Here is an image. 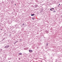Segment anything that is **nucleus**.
Segmentation results:
<instances>
[{"mask_svg": "<svg viewBox=\"0 0 62 62\" xmlns=\"http://www.w3.org/2000/svg\"><path fill=\"white\" fill-rule=\"evenodd\" d=\"M20 40H22V39H21Z\"/></svg>", "mask_w": 62, "mask_h": 62, "instance_id": "16", "label": "nucleus"}, {"mask_svg": "<svg viewBox=\"0 0 62 62\" xmlns=\"http://www.w3.org/2000/svg\"><path fill=\"white\" fill-rule=\"evenodd\" d=\"M34 15H35L34 14H32L31 15V16H34Z\"/></svg>", "mask_w": 62, "mask_h": 62, "instance_id": "5", "label": "nucleus"}, {"mask_svg": "<svg viewBox=\"0 0 62 62\" xmlns=\"http://www.w3.org/2000/svg\"><path fill=\"white\" fill-rule=\"evenodd\" d=\"M46 45H47V46H48V43H47L46 44Z\"/></svg>", "mask_w": 62, "mask_h": 62, "instance_id": "7", "label": "nucleus"}, {"mask_svg": "<svg viewBox=\"0 0 62 62\" xmlns=\"http://www.w3.org/2000/svg\"><path fill=\"white\" fill-rule=\"evenodd\" d=\"M59 5H60V4H59Z\"/></svg>", "mask_w": 62, "mask_h": 62, "instance_id": "13", "label": "nucleus"}, {"mask_svg": "<svg viewBox=\"0 0 62 62\" xmlns=\"http://www.w3.org/2000/svg\"><path fill=\"white\" fill-rule=\"evenodd\" d=\"M58 7H59V6H58Z\"/></svg>", "mask_w": 62, "mask_h": 62, "instance_id": "17", "label": "nucleus"}, {"mask_svg": "<svg viewBox=\"0 0 62 62\" xmlns=\"http://www.w3.org/2000/svg\"><path fill=\"white\" fill-rule=\"evenodd\" d=\"M9 36H10V37H11V35H10V34Z\"/></svg>", "mask_w": 62, "mask_h": 62, "instance_id": "10", "label": "nucleus"}, {"mask_svg": "<svg viewBox=\"0 0 62 62\" xmlns=\"http://www.w3.org/2000/svg\"><path fill=\"white\" fill-rule=\"evenodd\" d=\"M18 54L19 55H22V53H18Z\"/></svg>", "mask_w": 62, "mask_h": 62, "instance_id": "4", "label": "nucleus"}, {"mask_svg": "<svg viewBox=\"0 0 62 62\" xmlns=\"http://www.w3.org/2000/svg\"><path fill=\"white\" fill-rule=\"evenodd\" d=\"M54 12H56V11H55V10H54V11H53V13H54Z\"/></svg>", "mask_w": 62, "mask_h": 62, "instance_id": "6", "label": "nucleus"}, {"mask_svg": "<svg viewBox=\"0 0 62 62\" xmlns=\"http://www.w3.org/2000/svg\"><path fill=\"white\" fill-rule=\"evenodd\" d=\"M54 8H51L50 10L53 11L54 10Z\"/></svg>", "mask_w": 62, "mask_h": 62, "instance_id": "2", "label": "nucleus"}, {"mask_svg": "<svg viewBox=\"0 0 62 62\" xmlns=\"http://www.w3.org/2000/svg\"><path fill=\"white\" fill-rule=\"evenodd\" d=\"M24 23H23V25H24Z\"/></svg>", "mask_w": 62, "mask_h": 62, "instance_id": "14", "label": "nucleus"}, {"mask_svg": "<svg viewBox=\"0 0 62 62\" xmlns=\"http://www.w3.org/2000/svg\"><path fill=\"white\" fill-rule=\"evenodd\" d=\"M29 52H31V53L33 52V51L31 50H29Z\"/></svg>", "mask_w": 62, "mask_h": 62, "instance_id": "3", "label": "nucleus"}, {"mask_svg": "<svg viewBox=\"0 0 62 62\" xmlns=\"http://www.w3.org/2000/svg\"><path fill=\"white\" fill-rule=\"evenodd\" d=\"M9 47V46L8 45H6V46L4 47V48H8Z\"/></svg>", "mask_w": 62, "mask_h": 62, "instance_id": "1", "label": "nucleus"}, {"mask_svg": "<svg viewBox=\"0 0 62 62\" xmlns=\"http://www.w3.org/2000/svg\"><path fill=\"white\" fill-rule=\"evenodd\" d=\"M20 59H21V58H19V60H20Z\"/></svg>", "mask_w": 62, "mask_h": 62, "instance_id": "11", "label": "nucleus"}, {"mask_svg": "<svg viewBox=\"0 0 62 62\" xmlns=\"http://www.w3.org/2000/svg\"><path fill=\"white\" fill-rule=\"evenodd\" d=\"M32 20H34V19H35V18H32Z\"/></svg>", "mask_w": 62, "mask_h": 62, "instance_id": "8", "label": "nucleus"}, {"mask_svg": "<svg viewBox=\"0 0 62 62\" xmlns=\"http://www.w3.org/2000/svg\"><path fill=\"white\" fill-rule=\"evenodd\" d=\"M2 30V29H0V30Z\"/></svg>", "mask_w": 62, "mask_h": 62, "instance_id": "12", "label": "nucleus"}, {"mask_svg": "<svg viewBox=\"0 0 62 62\" xmlns=\"http://www.w3.org/2000/svg\"><path fill=\"white\" fill-rule=\"evenodd\" d=\"M18 42V41H17L15 43H16V42Z\"/></svg>", "mask_w": 62, "mask_h": 62, "instance_id": "9", "label": "nucleus"}, {"mask_svg": "<svg viewBox=\"0 0 62 62\" xmlns=\"http://www.w3.org/2000/svg\"><path fill=\"white\" fill-rule=\"evenodd\" d=\"M15 6H16V4H15Z\"/></svg>", "mask_w": 62, "mask_h": 62, "instance_id": "15", "label": "nucleus"}]
</instances>
